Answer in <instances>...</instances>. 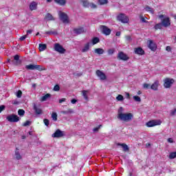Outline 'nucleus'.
Returning a JSON list of instances; mask_svg holds the SVG:
<instances>
[{"mask_svg": "<svg viewBox=\"0 0 176 176\" xmlns=\"http://www.w3.org/2000/svg\"><path fill=\"white\" fill-rule=\"evenodd\" d=\"M133 113H120L118 116V119L120 120H122V122H130L133 120Z\"/></svg>", "mask_w": 176, "mask_h": 176, "instance_id": "nucleus-1", "label": "nucleus"}, {"mask_svg": "<svg viewBox=\"0 0 176 176\" xmlns=\"http://www.w3.org/2000/svg\"><path fill=\"white\" fill-rule=\"evenodd\" d=\"M164 87L165 89H170L171 86L175 82V80L173 78H166L164 80Z\"/></svg>", "mask_w": 176, "mask_h": 176, "instance_id": "nucleus-2", "label": "nucleus"}, {"mask_svg": "<svg viewBox=\"0 0 176 176\" xmlns=\"http://www.w3.org/2000/svg\"><path fill=\"white\" fill-rule=\"evenodd\" d=\"M58 14L59 19L63 23L65 24H68V23H69V19H68V14H67L65 12H63L62 11H59Z\"/></svg>", "mask_w": 176, "mask_h": 176, "instance_id": "nucleus-3", "label": "nucleus"}, {"mask_svg": "<svg viewBox=\"0 0 176 176\" xmlns=\"http://www.w3.org/2000/svg\"><path fill=\"white\" fill-rule=\"evenodd\" d=\"M117 20L121 21V23H123L124 24L127 23L129 21V16L123 13L119 14L117 16Z\"/></svg>", "mask_w": 176, "mask_h": 176, "instance_id": "nucleus-4", "label": "nucleus"}, {"mask_svg": "<svg viewBox=\"0 0 176 176\" xmlns=\"http://www.w3.org/2000/svg\"><path fill=\"white\" fill-rule=\"evenodd\" d=\"M6 119L7 120H8V122H10L11 123H17V122L20 120V117H19L16 114H12L8 116Z\"/></svg>", "mask_w": 176, "mask_h": 176, "instance_id": "nucleus-5", "label": "nucleus"}, {"mask_svg": "<svg viewBox=\"0 0 176 176\" xmlns=\"http://www.w3.org/2000/svg\"><path fill=\"white\" fill-rule=\"evenodd\" d=\"M54 47L55 52L60 53V54H64L67 52L65 48L63 47V45H60V43H55Z\"/></svg>", "mask_w": 176, "mask_h": 176, "instance_id": "nucleus-6", "label": "nucleus"}, {"mask_svg": "<svg viewBox=\"0 0 176 176\" xmlns=\"http://www.w3.org/2000/svg\"><path fill=\"white\" fill-rule=\"evenodd\" d=\"M117 58H118V60H122V61H127L128 60H130V57L123 52H118Z\"/></svg>", "mask_w": 176, "mask_h": 176, "instance_id": "nucleus-7", "label": "nucleus"}, {"mask_svg": "<svg viewBox=\"0 0 176 176\" xmlns=\"http://www.w3.org/2000/svg\"><path fill=\"white\" fill-rule=\"evenodd\" d=\"M100 29L104 35H111V29H109L106 25H100Z\"/></svg>", "mask_w": 176, "mask_h": 176, "instance_id": "nucleus-8", "label": "nucleus"}, {"mask_svg": "<svg viewBox=\"0 0 176 176\" xmlns=\"http://www.w3.org/2000/svg\"><path fill=\"white\" fill-rule=\"evenodd\" d=\"M148 47L152 50V52H156V49H157V45L156 43L153 42L152 40L148 41Z\"/></svg>", "mask_w": 176, "mask_h": 176, "instance_id": "nucleus-9", "label": "nucleus"}, {"mask_svg": "<svg viewBox=\"0 0 176 176\" xmlns=\"http://www.w3.org/2000/svg\"><path fill=\"white\" fill-rule=\"evenodd\" d=\"M134 53L138 56H144V54H145V51L142 47H138L134 49Z\"/></svg>", "mask_w": 176, "mask_h": 176, "instance_id": "nucleus-10", "label": "nucleus"}, {"mask_svg": "<svg viewBox=\"0 0 176 176\" xmlns=\"http://www.w3.org/2000/svg\"><path fill=\"white\" fill-rule=\"evenodd\" d=\"M96 74L100 78V80H105L107 79V76L101 70H96Z\"/></svg>", "mask_w": 176, "mask_h": 176, "instance_id": "nucleus-11", "label": "nucleus"}, {"mask_svg": "<svg viewBox=\"0 0 176 176\" xmlns=\"http://www.w3.org/2000/svg\"><path fill=\"white\" fill-rule=\"evenodd\" d=\"M162 24L165 28L170 27L171 25V22L170 21V18L166 17L162 21Z\"/></svg>", "mask_w": 176, "mask_h": 176, "instance_id": "nucleus-12", "label": "nucleus"}, {"mask_svg": "<svg viewBox=\"0 0 176 176\" xmlns=\"http://www.w3.org/2000/svg\"><path fill=\"white\" fill-rule=\"evenodd\" d=\"M74 34H77L78 35H79L80 34H83V32H86V30L82 27H80V28L74 29Z\"/></svg>", "mask_w": 176, "mask_h": 176, "instance_id": "nucleus-13", "label": "nucleus"}, {"mask_svg": "<svg viewBox=\"0 0 176 176\" xmlns=\"http://www.w3.org/2000/svg\"><path fill=\"white\" fill-rule=\"evenodd\" d=\"M29 9L32 12V10H36L38 9V3L36 1H32L29 6Z\"/></svg>", "mask_w": 176, "mask_h": 176, "instance_id": "nucleus-14", "label": "nucleus"}, {"mask_svg": "<svg viewBox=\"0 0 176 176\" xmlns=\"http://www.w3.org/2000/svg\"><path fill=\"white\" fill-rule=\"evenodd\" d=\"M117 145L118 146H122L124 152H129L130 151L129 146L124 143H118Z\"/></svg>", "mask_w": 176, "mask_h": 176, "instance_id": "nucleus-15", "label": "nucleus"}, {"mask_svg": "<svg viewBox=\"0 0 176 176\" xmlns=\"http://www.w3.org/2000/svg\"><path fill=\"white\" fill-rule=\"evenodd\" d=\"M158 124H160L157 123L155 120L149 121L146 123L147 127H154V126H157Z\"/></svg>", "mask_w": 176, "mask_h": 176, "instance_id": "nucleus-16", "label": "nucleus"}, {"mask_svg": "<svg viewBox=\"0 0 176 176\" xmlns=\"http://www.w3.org/2000/svg\"><path fill=\"white\" fill-rule=\"evenodd\" d=\"M15 159H16V160H21V159H23V156L20 154V151H19V148L17 147L15 150Z\"/></svg>", "mask_w": 176, "mask_h": 176, "instance_id": "nucleus-17", "label": "nucleus"}, {"mask_svg": "<svg viewBox=\"0 0 176 176\" xmlns=\"http://www.w3.org/2000/svg\"><path fill=\"white\" fill-rule=\"evenodd\" d=\"M45 20H47V21H54V16L50 13H47L45 16Z\"/></svg>", "mask_w": 176, "mask_h": 176, "instance_id": "nucleus-18", "label": "nucleus"}, {"mask_svg": "<svg viewBox=\"0 0 176 176\" xmlns=\"http://www.w3.org/2000/svg\"><path fill=\"white\" fill-rule=\"evenodd\" d=\"M54 2L60 6H65L67 5V0H54Z\"/></svg>", "mask_w": 176, "mask_h": 176, "instance_id": "nucleus-19", "label": "nucleus"}, {"mask_svg": "<svg viewBox=\"0 0 176 176\" xmlns=\"http://www.w3.org/2000/svg\"><path fill=\"white\" fill-rule=\"evenodd\" d=\"M14 60H15L14 65H20L21 64V60H20V56L15 55L14 56Z\"/></svg>", "mask_w": 176, "mask_h": 176, "instance_id": "nucleus-20", "label": "nucleus"}, {"mask_svg": "<svg viewBox=\"0 0 176 176\" xmlns=\"http://www.w3.org/2000/svg\"><path fill=\"white\" fill-rule=\"evenodd\" d=\"M47 47V45L46 44L40 43L38 45L39 52H44V50H46Z\"/></svg>", "mask_w": 176, "mask_h": 176, "instance_id": "nucleus-21", "label": "nucleus"}, {"mask_svg": "<svg viewBox=\"0 0 176 176\" xmlns=\"http://www.w3.org/2000/svg\"><path fill=\"white\" fill-rule=\"evenodd\" d=\"M33 109L34 110L36 115H42V109L38 108V107H36V104H34L33 106Z\"/></svg>", "mask_w": 176, "mask_h": 176, "instance_id": "nucleus-22", "label": "nucleus"}, {"mask_svg": "<svg viewBox=\"0 0 176 176\" xmlns=\"http://www.w3.org/2000/svg\"><path fill=\"white\" fill-rule=\"evenodd\" d=\"M64 133H54L52 135L53 138H60L61 137H64Z\"/></svg>", "mask_w": 176, "mask_h": 176, "instance_id": "nucleus-23", "label": "nucleus"}, {"mask_svg": "<svg viewBox=\"0 0 176 176\" xmlns=\"http://www.w3.org/2000/svg\"><path fill=\"white\" fill-rule=\"evenodd\" d=\"M157 87H159V81L156 80L154 83L152 84V85L151 86V89L152 90H157Z\"/></svg>", "mask_w": 176, "mask_h": 176, "instance_id": "nucleus-24", "label": "nucleus"}, {"mask_svg": "<svg viewBox=\"0 0 176 176\" xmlns=\"http://www.w3.org/2000/svg\"><path fill=\"white\" fill-rule=\"evenodd\" d=\"M90 49V43H87L83 49L82 50V53H86V52H89V50Z\"/></svg>", "mask_w": 176, "mask_h": 176, "instance_id": "nucleus-25", "label": "nucleus"}, {"mask_svg": "<svg viewBox=\"0 0 176 176\" xmlns=\"http://www.w3.org/2000/svg\"><path fill=\"white\" fill-rule=\"evenodd\" d=\"M34 69H36V71H46V68L43 67L42 65H34Z\"/></svg>", "mask_w": 176, "mask_h": 176, "instance_id": "nucleus-26", "label": "nucleus"}, {"mask_svg": "<svg viewBox=\"0 0 176 176\" xmlns=\"http://www.w3.org/2000/svg\"><path fill=\"white\" fill-rule=\"evenodd\" d=\"M94 52L96 53V54H104V49L96 48L95 49Z\"/></svg>", "mask_w": 176, "mask_h": 176, "instance_id": "nucleus-27", "label": "nucleus"}, {"mask_svg": "<svg viewBox=\"0 0 176 176\" xmlns=\"http://www.w3.org/2000/svg\"><path fill=\"white\" fill-rule=\"evenodd\" d=\"M52 95L50 94H46L45 96L41 97V101H46L47 98H50Z\"/></svg>", "mask_w": 176, "mask_h": 176, "instance_id": "nucleus-28", "label": "nucleus"}, {"mask_svg": "<svg viewBox=\"0 0 176 176\" xmlns=\"http://www.w3.org/2000/svg\"><path fill=\"white\" fill-rule=\"evenodd\" d=\"M162 27H163L162 23H160L155 25L154 29L155 30V31H157V30H162Z\"/></svg>", "mask_w": 176, "mask_h": 176, "instance_id": "nucleus-29", "label": "nucleus"}, {"mask_svg": "<svg viewBox=\"0 0 176 176\" xmlns=\"http://www.w3.org/2000/svg\"><path fill=\"white\" fill-rule=\"evenodd\" d=\"M82 3L84 8H89V6H90V3L87 0H83Z\"/></svg>", "mask_w": 176, "mask_h": 176, "instance_id": "nucleus-30", "label": "nucleus"}, {"mask_svg": "<svg viewBox=\"0 0 176 176\" xmlns=\"http://www.w3.org/2000/svg\"><path fill=\"white\" fill-rule=\"evenodd\" d=\"M108 3V0H98V5H107Z\"/></svg>", "mask_w": 176, "mask_h": 176, "instance_id": "nucleus-31", "label": "nucleus"}, {"mask_svg": "<svg viewBox=\"0 0 176 176\" xmlns=\"http://www.w3.org/2000/svg\"><path fill=\"white\" fill-rule=\"evenodd\" d=\"M26 69H30L32 71H34L35 69V65L30 64L25 66Z\"/></svg>", "mask_w": 176, "mask_h": 176, "instance_id": "nucleus-32", "label": "nucleus"}, {"mask_svg": "<svg viewBox=\"0 0 176 176\" xmlns=\"http://www.w3.org/2000/svg\"><path fill=\"white\" fill-rule=\"evenodd\" d=\"M57 31H47L45 32V35H57Z\"/></svg>", "mask_w": 176, "mask_h": 176, "instance_id": "nucleus-33", "label": "nucleus"}, {"mask_svg": "<svg viewBox=\"0 0 176 176\" xmlns=\"http://www.w3.org/2000/svg\"><path fill=\"white\" fill-rule=\"evenodd\" d=\"M144 9H145L146 12H150V13H152V14H153L155 12L153 9L152 8L149 7V6H146Z\"/></svg>", "mask_w": 176, "mask_h": 176, "instance_id": "nucleus-34", "label": "nucleus"}, {"mask_svg": "<svg viewBox=\"0 0 176 176\" xmlns=\"http://www.w3.org/2000/svg\"><path fill=\"white\" fill-rule=\"evenodd\" d=\"M62 113H63V115H67V113H74V110H72V109H69L67 111H62Z\"/></svg>", "mask_w": 176, "mask_h": 176, "instance_id": "nucleus-35", "label": "nucleus"}, {"mask_svg": "<svg viewBox=\"0 0 176 176\" xmlns=\"http://www.w3.org/2000/svg\"><path fill=\"white\" fill-rule=\"evenodd\" d=\"M25 114V111H24V109H19L18 110V115L19 116H24V115Z\"/></svg>", "mask_w": 176, "mask_h": 176, "instance_id": "nucleus-36", "label": "nucleus"}, {"mask_svg": "<svg viewBox=\"0 0 176 176\" xmlns=\"http://www.w3.org/2000/svg\"><path fill=\"white\" fill-rule=\"evenodd\" d=\"M82 96H83L85 100H86L87 101L89 100V96H87V91L83 90L82 91Z\"/></svg>", "mask_w": 176, "mask_h": 176, "instance_id": "nucleus-37", "label": "nucleus"}, {"mask_svg": "<svg viewBox=\"0 0 176 176\" xmlns=\"http://www.w3.org/2000/svg\"><path fill=\"white\" fill-rule=\"evenodd\" d=\"M98 42H100V38H98V37H94L92 39L93 45H97V43H98Z\"/></svg>", "mask_w": 176, "mask_h": 176, "instance_id": "nucleus-38", "label": "nucleus"}, {"mask_svg": "<svg viewBox=\"0 0 176 176\" xmlns=\"http://www.w3.org/2000/svg\"><path fill=\"white\" fill-rule=\"evenodd\" d=\"M52 118L54 122H57V113L53 112L52 113Z\"/></svg>", "mask_w": 176, "mask_h": 176, "instance_id": "nucleus-39", "label": "nucleus"}, {"mask_svg": "<svg viewBox=\"0 0 176 176\" xmlns=\"http://www.w3.org/2000/svg\"><path fill=\"white\" fill-rule=\"evenodd\" d=\"M133 100L136 102H141V98L140 96H133Z\"/></svg>", "mask_w": 176, "mask_h": 176, "instance_id": "nucleus-40", "label": "nucleus"}, {"mask_svg": "<svg viewBox=\"0 0 176 176\" xmlns=\"http://www.w3.org/2000/svg\"><path fill=\"white\" fill-rule=\"evenodd\" d=\"M176 157V151L175 152H172L169 155V159H175Z\"/></svg>", "mask_w": 176, "mask_h": 176, "instance_id": "nucleus-41", "label": "nucleus"}, {"mask_svg": "<svg viewBox=\"0 0 176 176\" xmlns=\"http://www.w3.org/2000/svg\"><path fill=\"white\" fill-rule=\"evenodd\" d=\"M16 96L18 98H21V96H23V91H21V90H19L16 92Z\"/></svg>", "mask_w": 176, "mask_h": 176, "instance_id": "nucleus-42", "label": "nucleus"}, {"mask_svg": "<svg viewBox=\"0 0 176 176\" xmlns=\"http://www.w3.org/2000/svg\"><path fill=\"white\" fill-rule=\"evenodd\" d=\"M116 100H117V101H123V100H124L123 96H122V95H118V96L116 97Z\"/></svg>", "mask_w": 176, "mask_h": 176, "instance_id": "nucleus-43", "label": "nucleus"}, {"mask_svg": "<svg viewBox=\"0 0 176 176\" xmlns=\"http://www.w3.org/2000/svg\"><path fill=\"white\" fill-rule=\"evenodd\" d=\"M108 54H109V56H112V54H113V53H115V50L114 49H109L108 50Z\"/></svg>", "mask_w": 176, "mask_h": 176, "instance_id": "nucleus-44", "label": "nucleus"}, {"mask_svg": "<svg viewBox=\"0 0 176 176\" xmlns=\"http://www.w3.org/2000/svg\"><path fill=\"white\" fill-rule=\"evenodd\" d=\"M89 6L91 9H97V5L94 4V3H90Z\"/></svg>", "mask_w": 176, "mask_h": 176, "instance_id": "nucleus-45", "label": "nucleus"}, {"mask_svg": "<svg viewBox=\"0 0 176 176\" xmlns=\"http://www.w3.org/2000/svg\"><path fill=\"white\" fill-rule=\"evenodd\" d=\"M31 124V121L27 120L23 124L25 127H27V126H30Z\"/></svg>", "mask_w": 176, "mask_h": 176, "instance_id": "nucleus-46", "label": "nucleus"}, {"mask_svg": "<svg viewBox=\"0 0 176 176\" xmlns=\"http://www.w3.org/2000/svg\"><path fill=\"white\" fill-rule=\"evenodd\" d=\"M54 91H60V85H56L54 87Z\"/></svg>", "mask_w": 176, "mask_h": 176, "instance_id": "nucleus-47", "label": "nucleus"}, {"mask_svg": "<svg viewBox=\"0 0 176 176\" xmlns=\"http://www.w3.org/2000/svg\"><path fill=\"white\" fill-rule=\"evenodd\" d=\"M43 122H44V124L47 126H49V124H50V122L49 121V120H47V119H46V118H45L44 120H43Z\"/></svg>", "mask_w": 176, "mask_h": 176, "instance_id": "nucleus-48", "label": "nucleus"}, {"mask_svg": "<svg viewBox=\"0 0 176 176\" xmlns=\"http://www.w3.org/2000/svg\"><path fill=\"white\" fill-rule=\"evenodd\" d=\"M65 101H67V98H63L59 100V104H63V102H65Z\"/></svg>", "mask_w": 176, "mask_h": 176, "instance_id": "nucleus-49", "label": "nucleus"}, {"mask_svg": "<svg viewBox=\"0 0 176 176\" xmlns=\"http://www.w3.org/2000/svg\"><path fill=\"white\" fill-rule=\"evenodd\" d=\"M26 38H27V34L21 36L20 38H19V40L21 41H25Z\"/></svg>", "mask_w": 176, "mask_h": 176, "instance_id": "nucleus-50", "label": "nucleus"}, {"mask_svg": "<svg viewBox=\"0 0 176 176\" xmlns=\"http://www.w3.org/2000/svg\"><path fill=\"white\" fill-rule=\"evenodd\" d=\"M151 85H149V84H148V83H144V85H143V87L144 88V89H149V87H150Z\"/></svg>", "mask_w": 176, "mask_h": 176, "instance_id": "nucleus-51", "label": "nucleus"}, {"mask_svg": "<svg viewBox=\"0 0 176 176\" xmlns=\"http://www.w3.org/2000/svg\"><path fill=\"white\" fill-rule=\"evenodd\" d=\"M120 113H123V107H120L118 109V115H120Z\"/></svg>", "mask_w": 176, "mask_h": 176, "instance_id": "nucleus-52", "label": "nucleus"}, {"mask_svg": "<svg viewBox=\"0 0 176 176\" xmlns=\"http://www.w3.org/2000/svg\"><path fill=\"white\" fill-rule=\"evenodd\" d=\"M125 38L126 39V41H131V36L130 35H127V36H125Z\"/></svg>", "mask_w": 176, "mask_h": 176, "instance_id": "nucleus-53", "label": "nucleus"}, {"mask_svg": "<svg viewBox=\"0 0 176 176\" xmlns=\"http://www.w3.org/2000/svg\"><path fill=\"white\" fill-rule=\"evenodd\" d=\"M140 19L142 23H148V21L145 20V18L144 16H140Z\"/></svg>", "mask_w": 176, "mask_h": 176, "instance_id": "nucleus-54", "label": "nucleus"}, {"mask_svg": "<svg viewBox=\"0 0 176 176\" xmlns=\"http://www.w3.org/2000/svg\"><path fill=\"white\" fill-rule=\"evenodd\" d=\"M101 127V125H99L98 126H96L94 129V131H98L100 130V128Z\"/></svg>", "mask_w": 176, "mask_h": 176, "instance_id": "nucleus-55", "label": "nucleus"}, {"mask_svg": "<svg viewBox=\"0 0 176 176\" xmlns=\"http://www.w3.org/2000/svg\"><path fill=\"white\" fill-rule=\"evenodd\" d=\"M71 102H72V104H76V102H78V100H76V99H72V100H71Z\"/></svg>", "mask_w": 176, "mask_h": 176, "instance_id": "nucleus-56", "label": "nucleus"}, {"mask_svg": "<svg viewBox=\"0 0 176 176\" xmlns=\"http://www.w3.org/2000/svg\"><path fill=\"white\" fill-rule=\"evenodd\" d=\"M3 109H5V105L0 106V113L3 111Z\"/></svg>", "mask_w": 176, "mask_h": 176, "instance_id": "nucleus-57", "label": "nucleus"}, {"mask_svg": "<svg viewBox=\"0 0 176 176\" xmlns=\"http://www.w3.org/2000/svg\"><path fill=\"white\" fill-rule=\"evenodd\" d=\"M168 142H170V144H173V142H174V140H173V138H168Z\"/></svg>", "mask_w": 176, "mask_h": 176, "instance_id": "nucleus-58", "label": "nucleus"}, {"mask_svg": "<svg viewBox=\"0 0 176 176\" xmlns=\"http://www.w3.org/2000/svg\"><path fill=\"white\" fill-rule=\"evenodd\" d=\"M175 113H176V109H175V111H172L170 112V115H171L172 116H174V115H175Z\"/></svg>", "mask_w": 176, "mask_h": 176, "instance_id": "nucleus-59", "label": "nucleus"}, {"mask_svg": "<svg viewBox=\"0 0 176 176\" xmlns=\"http://www.w3.org/2000/svg\"><path fill=\"white\" fill-rule=\"evenodd\" d=\"M166 52H170V51L171 50V47L167 46V47H166Z\"/></svg>", "mask_w": 176, "mask_h": 176, "instance_id": "nucleus-60", "label": "nucleus"}, {"mask_svg": "<svg viewBox=\"0 0 176 176\" xmlns=\"http://www.w3.org/2000/svg\"><path fill=\"white\" fill-rule=\"evenodd\" d=\"M122 33L120 32H116V36H120V34H121Z\"/></svg>", "mask_w": 176, "mask_h": 176, "instance_id": "nucleus-61", "label": "nucleus"}, {"mask_svg": "<svg viewBox=\"0 0 176 176\" xmlns=\"http://www.w3.org/2000/svg\"><path fill=\"white\" fill-rule=\"evenodd\" d=\"M28 34H32V30H27V35H28Z\"/></svg>", "mask_w": 176, "mask_h": 176, "instance_id": "nucleus-62", "label": "nucleus"}, {"mask_svg": "<svg viewBox=\"0 0 176 176\" xmlns=\"http://www.w3.org/2000/svg\"><path fill=\"white\" fill-rule=\"evenodd\" d=\"M55 133H64V131H62L60 129H57Z\"/></svg>", "mask_w": 176, "mask_h": 176, "instance_id": "nucleus-63", "label": "nucleus"}, {"mask_svg": "<svg viewBox=\"0 0 176 176\" xmlns=\"http://www.w3.org/2000/svg\"><path fill=\"white\" fill-rule=\"evenodd\" d=\"M159 19H163L164 17V15L161 14L158 16Z\"/></svg>", "mask_w": 176, "mask_h": 176, "instance_id": "nucleus-64", "label": "nucleus"}]
</instances>
